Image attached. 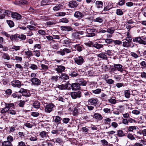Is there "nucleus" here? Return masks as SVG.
Listing matches in <instances>:
<instances>
[{"mask_svg": "<svg viewBox=\"0 0 146 146\" xmlns=\"http://www.w3.org/2000/svg\"><path fill=\"white\" fill-rule=\"evenodd\" d=\"M117 135L119 137H122L125 135V133L122 130H120L117 131Z\"/></svg>", "mask_w": 146, "mask_h": 146, "instance_id": "79ce46f5", "label": "nucleus"}, {"mask_svg": "<svg viewBox=\"0 0 146 146\" xmlns=\"http://www.w3.org/2000/svg\"><path fill=\"white\" fill-rule=\"evenodd\" d=\"M69 76L66 73H61L60 78L62 79L67 80L69 79Z\"/></svg>", "mask_w": 146, "mask_h": 146, "instance_id": "c85d7f7f", "label": "nucleus"}, {"mask_svg": "<svg viewBox=\"0 0 146 146\" xmlns=\"http://www.w3.org/2000/svg\"><path fill=\"white\" fill-rule=\"evenodd\" d=\"M113 66L116 68V70H117L118 71H120L121 72H122L124 70L123 68V66L120 64H114Z\"/></svg>", "mask_w": 146, "mask_h": 146, "instance_id": "f3484780", "label": "nucleus"}, {"mask_svg": "<svg viewBox=\"0 0 146 146\" xmlns=\"http://www.w3.org/2000/svg\"><path fill=\"white\" fill-rule=\"evenodd\" d=\"M7 22L10 27H12L14 26L13 21L11 20H7Z\"/></svg>", "mask_w": 146, "mask_h": 146, "instance_id": "37998d69", "label": "nucleus"}, {"mask_svg": "<svg viewBox=\"0 0 146 146\" xmlns=\"http://www.w3.org/2000/svg\"><path fill=\"white\" fill-rule=\"evenodd\" d=\"M5 93L7 96H9L11 95L12 93V90L9 89H8L5 90Z\"/></svg>", "mask_w": 146, "mask_h": 146, "instance_id": "864d4df0", "label": "nucleus"}, {"mask_svg": "<svg viewBox=\"0 0 146 146\" xmlns=\"http://www.w3.org/2000/svg\"><path fill=\"white\" fill-rule=\"evenodd\" d=\"M24 125L26 127L29 128H31L33 126V124L28 122L25 123Z\"/></svg>", "mask_w": 146, "mask_h": 146, "instance_id": "338daca9", "label": "nucleus"}, {"mask_svg": "<svg viewBox=\"0 0 146 146\" xmlns=\"http://www.w3.org/2000/svg\"><path fill=\"white\" fill-rule=\"evenodd\" d=\"M29 68L33 70H35L37 69V66L34 64H31L29 66Z\"/></svg>", "mask_w": 146, "mask_h": 146, "instance_id": "bf43d9fd", "label": "nucleus"}, {"mask_svg": "<svg viewBox=\"0 0 146 146\" xmlns=\"http://www.w3.org/2000/svg\"><path fill=\"white\" fill-rule=\"evenodd\" d=\"M39 135H40L42 139L44 140L46 139L48 135L47 134V133L46 131H42L39 133Z\"/></svg>", "mask_w": 146, "mask_h": 146, "instance_id": "aec40b11", "label": "nucleus"}, {"mask_svg": "<svg viewBox=\"0 0 146 146\" xmlns=\"http://www.w3.org/2000/svg\"><path fill=\"white\" fill-rule=\"evenodd\" d=\"M73 90H79L80 88L79 83H76L72 84L71 86Z\"/></svg>", "mask_w": 146, "mask_h": 146, "instance_id": "2eb2a0df", "label": "nucleus"}, {"mask_svg": "<svg viewBox=\"0 0 146 146\" xmlns=\"http://www.w3.org/2000/svg\"><path fill=\"white\" fill-rule=\"evenodd\" d=\"M127 137L131 140H134L135 139L134 136L130 133L128 134L127 135Z\"/></svg>", "mask_w": 146, "mask_h": 146, "instance_id": "052dcab7", "label": "nucleus"}, {"mask_svg": "<svg viewBox=\"0 0 146 146\" xmlns=\"http://www.w3.org/2000/svg\"><path fill=\"white\" fill-rule=\"evenodd\" d=\"M40 66L41 67V69L44 71H46L48 69V67L47 66L43 64H41Z\"/></svg>", "mask_w": 146, "mask_h": 146, "instance_id": "5fc2aeb1", "label": "nucleus"}, {"mask_svg": "<svg viewBox=\"0 0 146 146\" xmlns=\"http://www.w3.org/2000/svg\"><path fill=\"white\" fill-rule=\"evenodd\" d=\"M96 30L94 29H91L88 28L86 29V36L88 37H92L95 36L96 34L94 33Z\"/></svg>", "mask_w": 146, "mask_h": 146, "instance_id": "f03ea898", "label": "nucleus"}, {"mask_svg": "<svg viewBox=\"0 0 146 146\" xmlns=\"http://www.w3.org/2000/svg\"><path fill=\"white\" fill-rule=\"evenodd\" d=\"M28 139L31 141H33L37 140V136L32 133H29L27 134Z\"/></svg>", "mask_w": 146, "mask_h": 146, "instance_id": "9d476101", "label": "nucleus"}, {"mask_svg": "<svg viewBox=\"0 0 146 146\" xmlns=\"http://www.w3.org/2000/svg\"><path fill=\"white\" fill-rule=\"evenodd\" d=\"M8 109L5 106L4 108L2 109L1 112L5 115L7 112H8Z\"/></svg>", "mask_w": 146, "mask_h": 146, "instance_id": "4d7b16f0", "label": "nucleus"}, {"mask_svg": "<svg viewBox=\"0 0 146 146\" xmlns=\"http://www.w3.org/2000/svg\"><path fill=\"white\" fill-rule=\"evenodd\" d=\"M11 85L13 87L19 88L21 86V83L19 80H15L11 82Z\"/></svg>", "mask_w": 146, "mask_h": 146, "instance_id": "9b49d317", "label": "nucleus"}, {"mask_svg": "<svg viewBox=\"0 0 146 146\" xmlns=\"http://www.w3.org/2000/svg\"><path fill=\"white\" fill-rule=\"evenodd\" d=\"M115 29L113 27L109 28L107 29V32L111 34L114 33Z\"/></svg>", "mask_w": 146, "mask_h": 146, "instance_id": "603ef678", "label": "nucleus"}, {"mask_svg": "<svg viewBox=\"0 0 146 146\" xmlns=\"http://www.w3.org/2000/svg\"><path fill=\"white\" fill-rule=\"evenodd\" d=\"M74 47L79 52H80L82 50V47L81 46L76 45L74 46Z\"/></svg>", "mask_w": 146, "mask_h": 146, "instance_id": "09e8293b", "label": "nucleus"}, {"mask_svg": "<svg viewBox=\"0 0 146 146\" xmlns=\"http://www.w3.org/2000/svg\"><path fill=\"white\" fill-rule=\"evenodd\" d=\"M80 36L78 32L74 33L72 34V37L75 39L79 38H80Z\"/></svg>", "mask_w": 146, "mask_h": 146, "instance_id": "4c0bfd02", "label": "nucleus"}, {"mask_svg": "<svg viewBox=\"0 0 146 146\" xmlns=\"http://www.w3.org/2000/svg\"><path fill=\"white\" fill-rule=\"evenodd\" d=\"M98 100L96 98H92L88 100V104L96 106L98 104Z\"/></svg>", "mask_w": 146, "mask_h": 146, "instance_id": "0eeeda50", "label": "nucleus"}, {"mask_svg": "<svg viewBox=\"0 0 146 146\" xmlns=\"http://www.w3.org/2000/svg\"><path fill=\"white\" fill-rule=\"evenodd\" d=\"M45 37L48 40V41L50 42H52L55 41V40H53L52 36L49 35L46 36H45Z\"/></svg>", "mask_w": 146, "mask_h": 146, "instance_id": "c03bdc74", "label": "nucleus"}, {"mask_svg": "<svg viewBox=\"0 0 146 146\" xmlns=\"http://www.w3.org/2000/svg\"><path fill=\"white\" fill-rule=\"evenodd\" d=\"M70 95L72 98L75 99L77 98H80L81 96V93L80 91L73 92H71Z\"/></svg>", "mask_w": 146, "mask_h": 146, "instance_id": "423d86ee", "label": "nucleus"}, {"mask_svg": "<svg viewBox=\"0 0 146 146\" xmlns=\"http://www.w3.org/2000/svg\"><path fill=\"white\" fill-rule=\"evenodd\" d=\"M92 46L97 49H99L103 47V45L96 43L94 44Z\"/></svg>", "mask_w": 146, "mask_h": 146, "instance_id": "ea45409f", "label": "nucleus"}, {"mask_svg": "<svg viewBox=\"0 0 146 146\" xmlns=\"http://www.w3.org/2000/svg\"><path fill=\"white\" fill-rule=\"evenodd\" d=\"M70 118L67 117L64 118L62 119V122L64 124H67L70 121Z\"/></svg>", "mask_w": 146, "mask_h": 146, "instance_id": "de8ad7c7", "label": "nucleus"}, {"mask_svg": "<svg viewBox=\"0 0 146 146\" xmlns=\"http://www.w3.org/2000/svg\"><path fill=\"white\" fill-rule=\"evenodd\" d=\"M49 1V0H43L41 1V5H47Z\"/></svg>", "mask_w": 146, "mask_h": 146, "instance_id": "680f3d73", "label": "nucleus"}, {"mask_svg": "<svg viewBox=\"0 0 146 146\" xmlns=\"http://www.w3.org/2000/svg\"><path fill=\"white\" fill-rule=\"evenodd\" d=\"M53 119L55 123H57L58 124L60 123L61 119L60 117L56 116L54 117Z\"/></svg>", "mask_w": 146, "mask_h": 146, "instance_id": "cd10ccee", "label": "nucleus"}, {"mask_svg": "<svg viewBox=\"0 0 146 146\" xmlns=\"http://www.w3.org/2000/svg\"><path fill=\"white\" fill-rule=\"evenodd\" d=\"M85 14L82 13L79 11H76L74 14V16L75 17L78 19H80L85 17Z\"/></svg>", "mask_w": 146, "mask_h": 146, "instance_id": "6e6552de", "label": "nucleus"}, {"mask_svg": "<svg viewBox=\"0 0 146 146\" xmlns=\"http://www.w3.org/2000/svg\"><path fill=\"white\" fill-rule=\"evenodd\" d=\"M62 7V6L61 5H58L55 6L53 8V9L54 11H57L61 9Z\"/></svg>", "mask_w": 146, "mask_h": 146, "instance_id": "a18cd8bd", "label": "nucleus"}, {"mask_svg": "<svg viewBox=\"0 0 146 146\" xmlns=\"http://www.w3.org/2000/svg\"><path fill=\"white\" fill-rule=\"evenodd\" d=\"M18 37L21 40H25L26 38V35L23 34H18Z\"/></svg>", "mask_w": 146, "mask_h": 146, "instance_id": "3c124183", "label": "nucleus"}, {"mask_svg": "<svg viewBox=\"0 0 146 146\" xmlns=\"http://www.w3.org/2000/svg\"><path fill=\"white\" fill-rule=\"evenodd\" d=\"M19 92L21 93L22 95L24 96L28 97L30 96L29 91L23 88H21Z\"/></svg>", "mask_w": 146, "mask_h": 146, "instance_id": "1a4fd4ad", "label": "nucleus"}, {"mask_svg": "<svg viewBox=\"0 0 146 146\" xmlns=\"http://www.w3.org/2000/svg\"><path fill=\"white\" fill-rule=\"evenodd\" d=\"M68 83H66L65 84H62L58 85L57 87L61 90L69 89V87L68 88Z\"/></svg>", "mask_w": 146, "mask_h": 146, "instance_id": "6ab92c4d", "label": "nucleus"}, {"mask_svg": "<svg viewBox=\"0 0 146 146\" xmlns=\"http://www.w3.org/2000/svg\"><path fill=\"white\" fill-rule=\"evenodd\" d=\"M53 141L54 143H58L60 145H62L63 143L62 139L59 138H56L53 139Z\"/></svg>", "mask_w": 146, "mask_h": 146, "instance_id": "bb28decb", "label": "nucleus"}, {"mask_svg": "<svg viewBox=\"0 0 146 146\" xmlns=\"http://www.w3.org/2000/svg\"><path fill=\"white\" fill-rule=\"evenodd\" d=\"M11 17L12 18H15L17 20H19L21 18V15L18 13L13 12L11 14Z\"/></svg>", "mask_w": 146, "mask_h": 146, "instance_id": "412c9836", "label": "nucleus"}, {"mask_svg": "<svg viewBox=\"0 0 146 146\" xmlns=\"http://www.w3.org/2000/svg\"><path fill=\"white\" fill-rule=\"evenodd\" d=\"M2 146H12L11 143L9 141H5L3 142L2 143Z\"/></svg>", "mask_w": 146, "mask_h": 146, "instance_id": "2f4dec72", "label": "nucleus"}, {"mask_svg": "<svg viewBox=\"0 0 146 146\" xmlns=\"http://www.w3.org/2000/svg\"><path fill=\"white\" fill-rule=\"evenodd\" d=\"M130 91L128 90H125L124 91L125 96L126 98H129L130 95Z\"/></svg>", "mask_w": 146, "mask_h": 146, "instance_id": "c9c22d12", "label": "nucleus"}, {"mask_svg": "<svg viewBox=\"0 0 146 146\" xmlns=\"http://www.w3.org/2000/svg\"><path fill=\"white\" fill-rule=\"evenodd\" d=\"M116 14L118 15H121L123 14V12L120 9H117L116 10Z\"/></svg>", "mask_w": 146, "mask_h": 146, "instance_id": "69168bd1", "label": "nucleus"}, {"mask_svg": "<svg viewBox=\"0 0 146 146\" xmlns=\"http://www.w3.org/2000/svg\"><path fill=\"white\" fill-rule=\"evenodd\" d=\"M5 107L8 109H10V108L14 106V105L13 103H5Z\"/></svg>", "mask_w": 146, "mask_h": 146, "instance_id": "8fccbe9b", "label": "nucleus"}, {"mask_svg": "<svg viewBox=\"0 0 146 146\" xmlns=\"http://www.w3.org/2000/svg\"><path fill=\"white\" fill-rule=\"evenodd\" d=\"M65 68V67L64 66L57 65L56 67L55 68V70L56 71L57 73L59 74L60 73H62V72L64 71Z\"/></svg>", "mask_w": 146, "mask_h": 146, "instance_id": "f8f14e48", "label": "nucleus"}, {"mask_svg": "<svg viewBox=\"0 0 146 146\" xmlns=\"http://www.w3.org/2000/svg\"><path fill=\"white\" fill-rule=\"evenodd\" d=\"M66 13L64 12H60L57 13L55 14V16L57 17L63 16L65 15Z\"/></svg>", "mask_w": 146, "mask_h": 146, "instance_id": "13d9d810", "label": "nucleus"}, {"mask_svg": "<svg viewBox=\"0 0 146 146\" xmlns=\"http://www.w3.org/2000/svg\"><path fill=\"white\" fill-rule=\"evenodd\" d=\"M12 59H13V60H16L17 62H21L22 61V58L21 57L19 56H15V59H13L12 58H11Z\"/></svg>", "mask_w": 146, "mask_h": 146, "instance_id": "49530a36", "label": "nucleus"}, {"mask_svg": "<svg viewBox=\"0 0 146 146\" xmlns=\"http://www.w3.org/2000/svg\"><path fill=\"white\" fill-rule=\"evenodd\" d=\"M93 21L95 22H98L100 23H102L103 22V20L102 17H98L94 19L93 20Z\"/></svg>", "mask_w": 146, "mask_h": 146, "instance_id": "72a5a7b5", "label": "nucleus"}, {"mask_svg": "<svg viewBox=\"0 0 146 146\" xmlns=\"http://www.w3.org/2000/svg\"><path fill=\"white\" fill-rule=\"evenodd\" d=\"M54 106L52 104L46 105L44 108V111L47 113H49L53 110Z\"/></svg>", "mask_w": 146, "mask_h": 146, "instance_id": "20e7f679", "label": "nucleus"}, {"mask_svg": "<svg viewBox=\"0 0 146 146\" xmlns=\"http://www.w3.org/2000/svg\"><path fill=\"white\" fill-rule=\"evenodd\" d=\"M137 127L135 126H129L128 128V130L129 131L133 132L134 131L136 130Z\"/></svg>", "mask_w": 146, "mask_h": 146, "instance_id": "f704fd0d", "label": "nucleus"}, {"mask_svg": "<svg viewBox=\"0 0 146 146\" xmlns=\"http://www.w3.org/2000/svg\"><path fill=\"white\" fill-rule=\"evenodd\" d=\"M95 4L96 7L98 8H100L102 7L103 5V3L101 1H97L96 2Z\"/></svg>", "mask_w": 146, "mask_h": 146, "instance_id": "473e14b6", "label": "nucleus"}, {"mask_svg": "<svg viewBox=\"0 0 146 146\" xmlns=\"http://www.w3.org/2000/svg\"><path fill=\"white\" fill-rule=\"evenodd\" d=\"M93 117L98 121L101 120L103 119V117L100 114L97 113L94 114Z\"/></svg>", "mask_w": 146, "mask_h": 146, "instance_id": "4be33fe9", "label": "nucleus"}, {"mask_svg": "<svg viewBox=\"0 0 146 146\" xmlns=\"http://www.w3.org/2000/svg\"><path fill=\"white\" fill-rule=\"evenodd\" d=\"M84 19L83 20L88 23H91L93 19L92 17H84Z\"/></svg>", "mask_w": 146, "mask_h": 146, "instance_id": "c756f323", "label": "nucleus"}, {"mask_svg": "<svg viewBox=\"0 0 146 146\" xmlns=\"http://www.w3.org/2000/svg\"><path fill=\"white\" fill-rule=\"evenodd\" d=\"M32 83L35 85H40L41 82L39 79L36 78H33L31 79Z\"/></svg>", "mask_w": 146, "mask_h": 146, "instance_id": "4468645a", "label": "nucleus"}, {"mask_svg": "<svg viewBox=\"0 0 146 146\" xmlns=\"http://www.w3.org/2000/svg\"><path fill=\"white\" fill-rule=\"evenodd\" d=\"M101 89L99 88L97 89H96L93 90L92 91V92L95 94H99L101 93Z\"/></svg>", "mask_w": 146, "mask_h": 146, "instance_id": "6e6d98bb", "label": "nucleus"}, {"mask_svg": "<svg viewBox=\"0 0 146 146\" xmlns=\"http://www.w3.org/2000/svg\"><path fill=\"white\" fill-rule=\"evenodd\" d=\"M1 58L3 60H9L10 59V57L8 53H4L2 54Z\"/></svg>", "mask_w": 146, "mask_h": 146, "instance_id": "b1692460", "label": "nucleus"}, {"mask_svg": "<svg viewBox=\"0 0 146 146\" xmlns=\"http://www.w3.org/2000/svg\"><path fill=\"white\" fill-rule=\"evenodd\" d=\"M113 3H108V5L105 7L103 9V11H109L113 7Z\"/></svg>", "mask_w": 146, "mask_h": 146, "instance_id": "5701e85b", "label": "nucleus"}, {"mask_svg": "<svg viewBox=\"0 0 146 146\" xmlns=\"http://www.w3.org/2000/svg\"><path fill=\"white\" fill-rule=\"evenodd\" d=\"M111 119L108 117L104 119V123L105 125L109 124L110 125L111 122Z\"/></svg>", "mask_w": 146, "mask_h": 146, "instance_id": "58836bf2", "label": "nucleus"}, {"mask_svg": "<svg viewBox=\"0 0 146 146\" xmlns=\"http://www.w3.org/2000/svg\"><path fill=\"white\" fill-rule=\"evenodd\" d=\"M74 60L75 62L79 65H81L84 62V60L83 57L81 56H76Z\"/></svg>", "mask_w": 146, "mask_h": 146, "instance_id": "7ed1b4c3", "label": "nucleus"}, {"mask_svg": "<svg viewBox=\"0 0 146 146\" xmlns=\"http://www.w3.org/2000/svg\"><path fill=\"white\" fill-rule=\"evenodd\" d=\"M113 42V40L111 39L107 38L105 40V42L108 44H111Z\"/></svg>", "mask_w": 146, "mask_h": 146, "instance_id": "e2e57ef3", "label": "nucleus"}, {"mask_svg": "<svg viewBox=\"0 0 146 146\" xmlns=\"http://www.w3.org/2000/svg\"><path fill=\"white\" fill-rule=\"evenodd\" d=\"M97 56L103 60H107L108 59V57L105 53H100L97 54Z\"/></svg>", "mask_w": 146, "mask_h": 146, "instance_id": "393cba45", "label": "nucleus"}, {"mask_svg": "<svg viewBox=\"0 0 146 146\" xmlns=\"http://www.w3.org/2000/svg\"><path fill=\"white\" fill-rule=\"evenodd\" d=\"M38 33L42 35H46V31L43 30H39L38 31Z\"/></svg>", "mask_w": 146, "mask_h": 146, "instance_id": "0e129e2a", "label": "nucleus"}, {"mask_svg": "<svg viewBox=\"0 0 146 146\" xmlns=\"http://www.w3.org/2000/svg\"><path fill=\"white\" fill-rule=\"evenodd\" d=\"M9 37L11 40H16L18 37V34L10 35Z\"/></svg>", "mask_w": 146, "mask_h": 146, "instance_id": "a19ab883", "label": "nucleus"}, {"mask_svg": "<svg viewBox=\"0 0 146 146\" xmlns=\"http://www.w3.org/2000/svg\"><path fill=\"white\" fill-rule=\"evenodd\" d=\"M60 29L62 31H69L73 30L72 28L69 26H61L60 27Z\"/></svg>", "mask_w": 146, "mask_h": 146, "instance_id": "a211bd4d", "label": "nucleus"}, {"mask_svg": "<svg viewBox=\"0 0 146 146\" xmlns=\"http://www.w3.org/2000/svg\"><path fill=\"white\" fill-rule=\"evenodd\" d=\"M25 55L27 56V57L28 58H30L33 56L32 51L29 50H28L27 51H25Z\"/></svg>", "mask_w": 146, "mask_h": 146, "instance_id": "e433bc0d", "label": "nucleus"}, {"mask_svg": "<svg viewBox=\"0 0 146 146\" xmlns=\"http://www.w3.org/2000/svg\"><path fill=\"white\" fill-rule=\"evenodd\" d=\"M84 109L82 106L78 105L74 108L73 111V115L75 116L78 114H82L83 112Z\"/></svg>", "mask_w": 146, "mask_h": 146, "instance_id": "f257e3e1", "label": "nucleus"}, {"mask_svg": "<svg viewBox=\"0 0 146 146\" xmlns=\"http://www.w3.org/2000/svg\"><path fill=\"white\" fill-rule=\"evenodd\" d=\"M60 22L67 23L68 22V20L66 18H64L60 19L59 21Z\"/></svg>", "mask_w": 146, "mask_h": 146, "instance_id": "774afa93", "label": "nucleus"}, {"mask_svg": "<svg viewBox=\"0 0 146 146\" xmlns=\"http://www.w3.org/2000/svg\"><path fill=\"white\" fill-rule=\"evenodd\" d=\"M33 107L36 109H39L40 107V103L38 101H35L33 104Z\"/></svg>", "mask_w": 146, "mask_h": 146, "instance_id": "7c9ffc66", "label": "nucleus"}, {"mask_svg": "<svg viewBox=\"0 0 146 146\" xmlns=\"http://www.w3.org/2000/svg\"><path fill=\"white\" fill-rule=\"evenodd\" d=\"M122 46L125 48L131 47L133 48L134 46V44L133 43H130L127 41H124L123 42Z\"/></svg>", "mask_w": 146, "mask_h": 146, "instance_id": "dca6fc26", "label": "nucleus"}, {"mask_svg": "<svg viewBox=\"0 0 146 146\" xmlns=\"http://www.w3.org/2000/svg\"><path fill=\"white\" fill-rule=\"evenodd\" d=\"M68 5L70 7L72 8L76 7L78 5L76 2L74 1H70Z\"/></svg>", "mask_w": 146, "mask_h": 146, "instance_id": "a878e982", "label": "nucleus"}, {"mask_svg": "<svg viewBox=\"0 0 146 146\" xmlns=\"http://www.w3.org/2000/svg\"><path fill=\"white\" fill-rule=\"evenodd\" d=\"M71 51V50L70 49L64 48L62 50H60L57 51L56 53L63 56L65 55L66 54H68L70 53Z\"/></svg>", "mask_w": 146, "mask_h": 146, "instance_id": "39448f33", "label": "nucleus"}, {"mask_svg": "<svg viewBox=\"0 0 146 146\" xmlns=\"http://www.w3.org/2000/svg\"><path fill=\"white\" fill-rule=\"evenodd\" d=\"M133 40L134 42H138L140 44H146V41L142 40L141 37H135L133 39Z\"/></svg>", "mask_w": 146, "mask_h": 146, "instance_id": "ddd939ff", "label": "nucleus"}]
</instances>
